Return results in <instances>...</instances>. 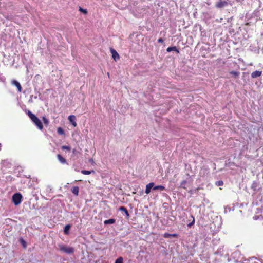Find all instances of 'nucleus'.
<instances>
[{"label": "nucleus", "mask_w": 263, "mask_h": 263, "mask_svg": "<svg viewBox=\"0 0 263 263\" xmlns=\"http://www.w3.org/2000/svg\"><path fill=\"white\" fill-rule=\"evenodd\" d=\"M153 190H160V191H162L165 190V188L163 185H156V186L154 185V186L153 187Z\"/></svg>", "instance_id": "nucleus-13"}, {"label": "nucleus", "mask_w": 263, "mask_h": 263, "mask_svg": "<svg viewBox=\"0 0 263 263\" xmlns=\"http://www.w3.org/2000/svg\"><path fill=\"white\" fill-rule=\"evenodd\" d=\"M116 220L114 218H111L108 220H106L104 221V223L105 224H113L115 223Z\"/></svg>", "instance_id": "nucleus-14"}, {"label": "nucleus", "mask_w": 263, "mask_h": 263, "mask_svg": "<svg viewBox=\"0 0 263 263\" xmlns=\"http://www.w3.org/2000/svg\"><path fill=\"white\" fill-rule=\"evenodd\" d=\"M42 120L44 124L47 126L49 125V123L48 119L46 118L45 117L43 116L42 117Z\"/></svg>", "instance_id": "nucleus-21"}, {"label": "nucleus", "mask_w": 263, "mask_h": 263, "mask_svg": "<svg viewBox=\"0 0 263 263\" xmlns=\"http://www.w3.org/2000/svg\"><path fill=\"white\" fill-rule=\"evenodd\" d=\"M70 122L72 124L74 127L77 126V123L76 122V117L74 115H70L68 118Z\"/></svg>", "instance_id": "nucleus-7"}, {"label": "nucleus", "mask_w": 263, "mask_h": 263, "mask_svg": "<svg viewBox=\"0 0 263 263\" xmlns=\"http://www.w3.org/2000/svg\"><path fill=\"white\" fill-rule=\"evenodd\" d=\"M215 184L217 186H222L223 185V182L222 180H219L216 182Z\"/></svg>", "instance_id": "nucleus-25"}, {"label": "nucleus", "mask_w": 263, "mask_h": 263, "mask_svg": "<svg viewBox=\"0 0 263 263\" xmlns=\"http://www.w3.org/2000/svg\"><path fill=\"white\" fill-rule=\"evenodd\" d=\"M256 184V183H254L252 185V189H254V187H256L255 184Z\"/></svg>", "instance_id": "nucleus-30"}, {"label": "nucleus", "mask_w": 263, "mask_h": 263, "mask_svg": "<svg viewBox=\"0 0 263 263\" xmlns=\"http://www.w3.org/2000/svg\"><path fill=\"white\" fill-rule=\"evenodd\" d=\"M158 42L160 43H163L164 42V40L162 38H159L158 40Z\"/></svg>", "instance_id": "nucleus-28"}, {"label": "nucleus", "mask_w": 263, "mask_h": 263, "mask_svg": "<svg viewBox=\"0 0 263 263\" xmlns=\"http://www.w3.org/2000/svg\"><path fill=\"white\" fill-rule=\"evenodd\" d=\"M115 263H123V258L122 257H119L118 258Z\"/></svg>", "instance_id": "nucleus-23"}, {"label": "nucleus", "mask_w": 263, "mask_h": 263, "mask_svg": "<svg viewBox=\"0 0 263 263\" xmlns=\"http://www.w3.org/2000/svg\"><path fill=\"white\" fill-rule=\"evenodd\" d=\"M26 112L29 117L30 118V119L34 123V124L37 127V128L40 130H43V125L41 120L35 115L32 113L31 111L28 110Z\"/></svg>", "instance_id": "nucleus-1"}, {"label": "nucleus", "mask_w": 263, "mask_h": 263, "mask_svg": "<svg viewBox=\"0 0 263 263\" xmlns=\"http://www.w3.org/2000/svg\"><path fill=\"white\" fill-rule=\"evenodd\" d=\"M228 5V3L227 1H219L216 4V7L218 8H221L224 6H226Z\"/></svg>", "instance_id": "nucleus-5"}, {"label": "nucleus", "mask_w": 263, "mask_h": 263, "mask_svg": "<svg viewBox=\"0 0 263 263\" xmlns=\"http://www.w3.org/2000/svg\"><path fill=\"white\" fill-rule=\"evenodd\" d=\"M79 10L81 11V12L85 14H86L87 13V11L86 9H84L82 8V7H80Z\"/></svg>", "instance_id": "nucleus-24"}, {"label": "nucleus", "mask_w": 263, "mask_h": 263, "mask_svg": "<svg viewBox=\"0 0 263 263\" xmlns=\"http://www.w3.org/2000/svg\"><path fill=\"white\" fill-rule=\"evenodd\" d=\"M58 247L59 250L67 254H72L74 252V249L73 247H67L63 244H59Z\"/></svg>", "instance_id": "nucleus-2"}, {"label": "nucleus", "mask_w": 263, "mask_h": 263, "mask_svg": "<svg viewBox=\"0 0 263 263\" xmlns=\"http://www.w3.org/2000/svg\"><path fill=\"white\" fill-rule=\"evenodd\" d=\"M177 236V235L176 234H170V233H165L163 235V237L164 238H169L170 237H175Z\"/></svg>", "instance_id": "nucleus-15"}, {"label": "nucleus", "mask_w": 263, "mask_h": 263, "mask_svg": "<svg viewBox=\"0 0 263 263\" xmlns=\"http://www.w3.org/2000/svg\"><path fill=\"white\" fill-rule=\"evenodd\" d=\"M91 172L94 173V171L92 170L91 171L88 170H82L81 173L84 175H89L91 173Z\"/></svg>", "instance_id": "nucleus-20"}, {"label": "nucleus", "mask_w": 263, "mask_h": 263, "mask_svg": "<svg viewBox=\"0 0 263 263\" xmlns=\"http://www.w3.org/2000/svg\"><path fill=\"white\" fill-rule=\"evenodd\" d=\"M154 182H150L146 185V189H145V192L146 194H149V193L151 192V190L152 189H153V187L154 186Z\"/></svg>", "instance_id": "nucleus-6"}, {"label": "nucleus", "mask_w": 263, "mask_h": 263, "mask_svg": "<svg viewBox=\"0 0 263 263\" xmlns=\"http://www.w3.org/2000/svg\"><path fill=\"white\" fill-rule=\"evenodd\" d=\"M70 228V225L67 224L65 226L64 229V232L65 234H69V231Z\"/></svg>", "instance_id": "nucleus-16"}, {"label": "nucleus", "mask_w": 263, "mask_h": 263, "mask_svg": "<svg viewBox=\"0 0 263 263\" xmlns=\"http://www.w3.org/2000/svg\"><path fill=\"white\" fill-rule=\"evenodd\" d=\"M261 73L262 71L256 70L255 71H253L251 73V77L252 78H256L257 77L260 76L261 75Z\"/></svg>", "instance_id": "nucleus-10"}, {"label": "nucleus", "mask_w": 263, "mask_h": 263, "mask_svg": "<svg viewBox=\"0 0 263 263\" xmlns=\"http://www.w3.org/2000/svg\"><path fill=\"white\" fill-rule=\"evenodd\" d=\"M231 74H232L234 76L235 78H237L239 76V72L235 71H231L230 72Z\"/></svg>", "instance_id": "nucleus-19"}, {"label": "nucleus", "mask_w": 263, "mask_h": 263, "mask_svg": "<svg viewBox=\"0 0 263 263\" xmlns=\"http://www.w3.org/2000/svg\"><path fill=\"white\" fill-rule=\"evenodd\" d=\"M75 151L76 150L75 149H73V153H75Z\"/></svg>", "instance_id": "nucleus-31"}, {"label": "nucleus", "mask_w": 263, "mask_h": 263, "mask_svg": "<svg viewBox=\"0 0 263 263\" xmlns=\"http://www.w3.org/2000/svg\"><path fill=\"white\" fill-rule=\"evenodd\" d=\"M57 132L60 135H64L65 134L64 130L60 127L58 128Z\"/></svg>", "instance_id": "nucleus-22"}, {"label": "nucleus", "mask_w": 263, "mask_h": 263, "mask_svg": "<svg viewBox=\"0 0 263 263\" xmlns=\"http://www.w3.org/2000/svg\"><path fill=\"white\" fill-rule=\"evenodd\" d=\"M21 241H22V243H23V245H24V246L25 247V241L23 240V239H21Z\"/></svg>", "instance_id": "nucleus-29"}, {"label": "nucleus", "mask_w": 263, "mask_h": 263, "mask_svg": "<svg viewBox=\"0 0 263 263\" xmlns=\"http://www.w3.org/2000/svg\"><path fill=\"white\" fill-rule=\"evenodd\" d=\"M110 52L112 54V57L115 61H117L120 59L119 54L115 49L110 48Z\"/></svg>", "instance_id": "nucleus-4"}, {"label": "nucleus", "mask_w": 263, "mask_h": 263, "mask_svg": "<svg viewBox=\"0 0 263 263\" xmlns=\"http://www.w3.org/2000/svg\"><path fill=\"white\" fill-rule=\"evenodd\" d=\"M22 196L20 193H15L12 196V201L15 205H18L22 201Z\"/></svg>", "instance_id": "nucleus-3"}, {"label": "nucleus", "mask_w": 263, "mask_h": 263, "mask_svg": "<svg viewBox=\"0 0 263 263\" xmlns=\"http://www.w3.org/2000/svg\"><path fill=\"white\" fill-rule=\"evenodd\" d=\"M72 193L76 196H78L79 192V188L78 186H73L71 189Z\"/></svg>", "instance_id": "nucleus-12"}, {"label": "nucleus", "mask_w": 263, "mask_h": 263, "mask_svg": "<svg viewBox=\"0 0 263 263\" xmlns=\"http://www.w3.org/2000/svg\"><path fill=\"white\" fill-rule=\"evenodd\" d=\"M187 183V181L186 180H183L181 182L180 187L183 188L184 189H186V184Z\"/></svg>", "instance_id": "nucleus-18"}, {"label": "nucleus", "mask_w": 263, "mask_h": 263, "mask_svg": "<svg viewBox=\"0 0 263 263\" xmlns=\"http://www.w3.org/2000/svg\"><path fill=\"white\" fill-rule=\"evenodd\" d=\"M61 148H62V149H63V150H65V149H66V150H70V146H66V145H63V146H62Z\"/></svg>", "instance_id": "nucleus-26"}, {"label": "nucleus", "mask_w": 263, "mask_h": 263, "mask_svg": "<svg viewBox=\"0 0 263 263\" xmlns=\"http://www.w3.org/2000/svg\"><path fill=\"white\" fill-rule=\"evenodd\" d=\"M172 51H174L177 53H179V50L177 48L176 46L169 47L166 49V51L170 52Z\"/></svg>", "instance_id": "nucleus-11"}, {"label": "nucleus", "mask_w": 263, "mask_h": 263, "mask_svg": "<svg viewBox=\"0 0 263 263\" xmlns=\"http://www.w3.org/2000/svg\"><path fill=\"white\" fill-rule=\"evenodd\" d=\"M12 84L14 85H15L17 88V90L19 92H21L22 90V86L20 84V83L17 81L16 80H13L12 81Z\"/></svg>", "instance_id": "nucleus-8"}, {"label": "nucleus", "mask_w": 263, "mask_h": 263, "mask_svg": "<svg viewBox=\"0 0 263 263\" xmlns=\"http://www.w3.org/2000/svg\"><path fill=\"white\" fill-rule=\"evenodd\" d=\"M119 210L121 211H125V214L127 216H129V213L127 211V210L126 209V208L124 206H121L119 208Z\"/></svg>", "instance_id": "nucleus-17"}, {"label": "nucleus", "mask_w": 263, "mask_h": 263, "mask_svg": "<svg viewBox=\"0 0 263 263\" xmlns=\"http://www.w3.org/2000/svg\"><path fill=\"white\" fill-rule=\"evenodd\" d=\"M57 158L58 160L60 162V163H61L62 164H67L66 160L60 154L57 155Z\"/></svg>", "instance_id": "nucleus-9"}, {"label": "nucleus", "mask_w": 263, "mask_h": 263, "mask_svg": "<svg viewBox=\"0 0 263 263\" xmlns=\"http://www.w3.org/2000/svg\"><path fill=\"white\" fill-rule=\"evenodd\" d=\"M192 217L193 218V221L190 222L189 224H188V227H191L192 226H193L195 223V219L193 216H192Z\"/></svg>", "instance_id": "nucleus-27"}]
</instances>
